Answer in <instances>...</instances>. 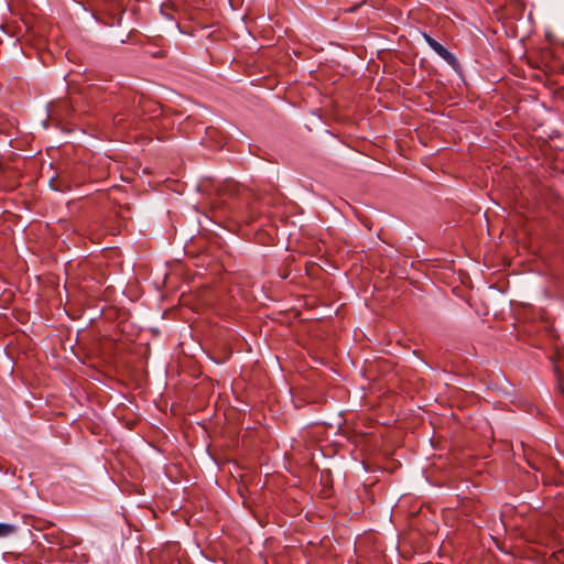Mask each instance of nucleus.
Instances as JSON below:
<instances>
[{
	"label": "nucleus",
	"mask_w": 564,
	"mask_h": 564,
	"mask_svg": "<svg viewBox=\"0 0 564 564\" xmlns=\"http://www.w3.org/2000/svg\"><path fill=\"white\" fill-rule=\"evenodd\" d=\"M18 527L9 523H0V538H6L17 533Z\"/></svg>",
	"instance_id": "nucleus-2"
},
{
	"label": "nucleus",
	"mask_w": 564,
	"mask_h": 564,
	"mask_svg": "<svg viewBox=\"0 0 564 564\" xmlns=\"http://www.w3.org/2000/svg\"><path fill=\"white\" fill-rule=\"evenodd\" d=\"M426 43L429 44V46L437 54L440 55L444 61H446L451 66L453 67H456L458 66V61L457 58L454 56V54H452L448 50H446L442 44H440L436 40H434L432 36H430L429 34L424 33L423 34Z\"/></svg>",
	"instance_id": "nucleus-1"
},
{
	"label": "nucleus",
	"mask_w": 564,
	"mask_h": 564,
	"mask_svg": "<svg viewBox=\"0 0 564 564\" xmlns=\"http://www.w3.org/2000/svg\"><path fill=\"white\" fill-rule=\"evenodd\" d=\"M556 372H558V370H556ZM557 379H558L560 389H561L562 393L564 394V384L562 382L560 373H557Z\"/></svg>",
	"instance_id": "nucleus-3"
}]
</instances>
